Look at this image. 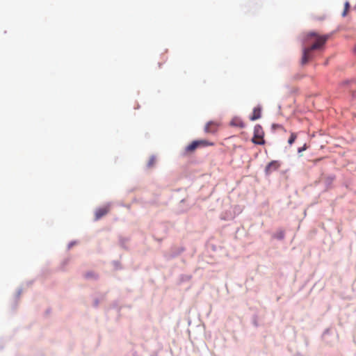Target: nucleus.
<instances>
[{"mask_svg":"<svg viewBox=\"0 0 356 356\" xmlns=\"http://www.w3.org/2000/svg\"><path fill=\"white\" fill-rule=\"evenodd\" d=\"M329 35H319L315 32H310L307 34L306 40L309 42L314 40V43L309 47L304 48L301 64L305 65L312 58L313 50L321 49L328 40Z\"/></svg>","mask_w":356,"mask_h":356,"instance_id":"obj_1","label":"nucleus"},{"mask_svg":"<svg viewBox=\"0 0 356 356\" xmlns=\"http://www.w3.org/2000/svg\"><path fill=\"white\" fill-rule=\"evenodd\" d=\"M264 131L261 125L257 124L254 127V136L252 138V142L256 145H264L265 140Z\"/></svg>","mask_w":356,"mask_h":356,"instance_id":"obj_2","label":"nucleus"},{"mask_svg":"<svg viewBox=\"0 0 356 356\" xmlns=\"http://www.w3.org/2000/svg\"><path fill=\"white\" fill-rule=\"evenodd\" d=\"M221 124L218 121H210L207 122L204 127V132L207 134H215L218 131Z\"/></svg>","mask_w":356,"mask_h":356,"instance_id":"obj_3","label":"nucleus"},{"mask_svg":"<svg viewBox=\"0 0 356 356\" xmlns=\"http://www.w3.org/2000/svg\"><path fill=\"white\" fill-rule=\"evenodd\" d=\"M280 163L278 161H270L265 168V172L266 175H270L274 171H276L280 167Z\"/></svg>","mask_w":356,"mask_h":356,"instance_id":"obj_4","label":"nucleus"},{"mask_svg":"<svg viewBox=\"0 0 356 356\" xmlns=\"http://www.w3.org/2000/svg\"><path fill=\"white\" fill-rule=\"evenodd\" d=\"M110 210V206H104L103 207L99 208L95 211V220H99L106 214L108 213Z\"/></svg>","mask_w":356,"mask_h":356,"instance_id":"obj_5","label":"nucleus"},{"mask_svg":"<svg viewBox=\"0 0 356 356\" xmlns=\"http://www.w3.org/2000/svg\"><path fill=\"white\" fill-rule=\"evenodd\" d=\"M230 125L232 127L243 128L245 127V123L240 118L235 117L231 120Z\"/></svg>","mask_w":356,"mask_h":356,"instance_id":"obj_6","label":"nucleus"},{"mask_svg":"<svg viewBox=\"0 0 356 356\" xmlns=\"http://www.w3.org/2000/svg\"><path fill=\"white\" fill-rule=\"evenodd\" d=\"M197 148H198L197 142L196 140L193 141L191 144L185 147V153L190 154L193 152Z\"/></svg>","mask_w":356,"mask_h":356,"instance_id":"obj_7","label":"nucleus"},{"mask_svg":"<svg viewBox=\"0 0 356 356\" xmlns=\"http://www.w3.org/2000/svg\"><path fill=\"white\" fill-rule=\"evenodd\" d=\"M261 109L259 107H255L253 109L252 115L250 118V120L254 121L256 120H258L261 118Z\"/></svg>","mask_w":356,"mask_h":356,"instance_id":"obj_8","label":"nucleus"},{"mask_svg":"<svg viewBox=\"0 0 356 356\" xmlns=\"http://www.w3.org/2000/svg\"><path fill=\"white\" fill-rule=\"evenodd\" d=\"M198 147H207V146H213L214 143L210 142L207 140H197Z\"/></svg>","mask_w":356,"mask_h":356,"instance_id":"obj_9","label":"nucleus"},{"mask_svg":"<svg viewBox=\"0 0 356 356\" xmlns=\"http://www.w3.org/2000/svg\"><path fill=\"white\" fill-rule=\"evenodd\" d=\"M156 162V158L154 156H152L148 162H147V167L148 168H152Z\"/></svg>","mask_w":356,"mask_h":356,"instance_id":"obj_10","label":"nucleus"},{"mask_svg":"<svg viewBox=\"0 0 356 356\" xmlns=\"http://www.w3.org/2000/svg\"><path fill=\"white\" fill-rule=\"evenodd\" d=\"M296 138H297V135H296V133H293V132H292V133L291 134V136H290V137H289V140H288V143H289L290 145H291L295 142V140H296Z\"/></svg>","mask_w":356,"mask_h":356,"instance_id":"obj_11","label":"nucleus"},{"mask_svg":"<svg viewBox=\"0 0 356 356\" xmlns=\"http://www.w3.org/2000/svg\"><path fill=\"white\" fill-rule=\"evenodd\" d=\"M274 236L277 239H283L284 237V232L282 230L279 231L275 234Z\"/></svg>","mask_w":356,"mask_h":356,"instance_id":"obj_12","label":"nucleus"},{"mask_svg":"<svg viewBox=\"0 0 356 356\" xmlns=\"http://www.w3.org/2000/svg\"><path fill=\"white\" fill-rule=\"evenodd\" d=\"M349 8H350L349 3H348V2H346V3H345L344 10H343V14H342V15H343V17H345V16L346 15L347 12H348V10H349Z\"/></svg>","mask_w":356,"mask_h":356,"instance_id":"obj_13","label":"nucleus"},{"mask_svg":"<svg viewBox=\"0 0 356 356\" xmlns=\"http://www.w3.org/2000/svg\"><path fill=\"white\" fill-rule=\"evenodd\" d=\"M95 277V275L93 273H88L86 275V277Z\"/></svg>","mask_w":356,"mask_h":356,"instance_id":"obj_14","label":"nucleus"},{"mask_svg":"<svg viewBox=\"0 0 356 356\" xmlns=\"http://www.w3.org/2000/svg\"><path fill=\"white\" fill-rule=\"evenodd\" d=\"M273 129L282 128V126L280 124H273Z\"/></svg>","mask_w":356,"mask_h":356,"instance_id":"obj_15","label":"nucleus"},{"mask_svg":"<svg viewBox=\"0 0 356 356\" xmlns=\"http://www.w3.org/2000/svg\"><path fill=\"white\" fill-rule=\"evenodd\" d=\"M305 149H306L305 147H302V149H299V152H301L302 150H305Z\"/></svg>","mask_w":356,"mask_h":356,"instance_id":"obj_16","label":"nucleus"}]
</instances>
